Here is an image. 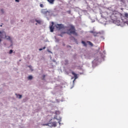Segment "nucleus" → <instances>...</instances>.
Here are the masks:
<instances>
[{"mask_svg": "<svg viewBox=\"0 0 128 128\" xmlns=\"http://www.w3.org/2000/svg\"><path fill=\"white\" fill-rule=\"evenodd\" d=\"M54 22H52V26H54Z\"/></svg>", "mask_w": 128, "mask_h": 128, "instance_id": "22", "label": "nucleus"}, {"mask_svg": "<svg viewBox=\"0 0 128 128\" xmlns=\"http://www.w3.org/2000/svg\"><path fill=\"white\" fill-rule=\"evenodd\" d=\"M13 52V50H10L9 51V54H12Z\"/></svg>", "mask_w": 128, "mask_h": 128, "instance_id": "19", "label": "nucleus"}, {"mask_svg": "<svg viewBox=\"0 0 128 128\" xmlns=\"http://www.w3.org/2000/svg\"><path fill=\"white\" fill-rule=\"evenodd\" d=\"M29 68H30V66H28Z\"/></svg>", "mask_w": 128, "mask_h": 128, "instance_id": "34", "label": "nucleus"}, {"mask_svg": "<svg viewBox=\"0 0 128 128\" xmlns=\"http://www.w3.org/2000/svg\"><path fill=\"white\" fill-rule=\"evenodd\" d=\"M59 124H60V122H58Z\"/></svg>", "mask_w": 128, "mask_h": 128, "instance_id": "33", "label": "nucleus"}, {"mask_svg": "<svg viewBox=\"0 0 128 128\" xmlns=\"http://www.w3.org/2000/svg\"><path fill=\"white\" fill-rule=\"evenodd\" d=\"M62 46H66V44L64 42L62 43Z\"/></svg>", "mask_w": 128, "mask_h": 128, "instance_id": "23", "label": "nucleus"}, {"mask_svg": "<svg viewBox=\"0 0 128 128\" xmlns=\"http://www.w3.org/2000/svg\"><path fill=\"white\" fill-rule=\"evenodd\" d=\"M90 33L93 34L94 36H96L97 34L94 31H92V30L90 31Z\"/></svg>", "mask_w": 128, "mask_h": 128, "instance_id": "13", "label": "nucleus"}, {"mask_svg": "<svg viewBox=\"0 0 128 128\" xmlns=\"http://www.w3.org/2000/svg\"><path fill=\"white\" fill-rule=\"evenodd\" d=\"M67 48H71V46H67Z\"/></svg>", "mask_w": 128, "mask_h": 128, "instance_id": "24", "label": "nucleus"}, {"mask_svg": "<svg viewBox=\"0 0 128 128\" xmlns=\"http://www.w3.org/2000/svg\"><path fill=\"white\" fill-rule=\"evenodd\" d=\"M60 36L61 37H62V34H60Z\"/></svg>", "mask_w": 128, "mask_h": 128, "instance_id": "27", "label": "nucleus"}, {"mask_svg": "<svg viewBox=\"0 0 128 128\" xmlns=\"http://www.w3.org/2000/svg\"><path fill=\"white\" fill-rule=\"evenodd\" d=\"M0 34H2V32H0Z\"/></svg>", "mask_w": 128, "mask_h": 128, "instance_id": "31", "label": "nucleus"}, {"mask_svg": "<svg viewBox=\"0 0 128 128\" xmlns=\"http://www.w3.org/2000/svg\"><path fill=\"white\" fill-rule=\"evenodd\" d=\"M15 2H20V0H15Z\"/></svg>", "mask_w": 128, "mask_h": 128, "instance_id": "21", "label": "nucleus"}, {"mask_svg": "<svg viewBox=\"0 0 128 128\" xmlns=\"http://www.w3.org/2000/svg\"><path fill=\"white\" fill-rule=\"evenodd\" d=\"M52 126L56 128L57 126V122H51Z\"/></svg>", "mask_w": 128, "mask_h": 128, "instance_id": "7", "label": "nucleus"}, {"mask_svg": "<svg viewBox=\"0 0 128 128\" xmlns=\"http://www.w3.org/2000/svg\"><path fill=\"white\" fill-rule=\"evenodd\" d=\"M5 38H6V40H11V38L10 36H5Z\"/></svg>", "mask_w": 128, "mask_h": 128, "instance_id": "10", "label": "nucleus"}, {"mask_svg": "<svg viewBox=\"0 0 128 128\" xmlns=\"http://www.w3.org/2000/svg\"><path fill=\"white\" fill-rule=\"evenodd\" d=\"M87 43H88L89 44V45H90V46H93V44L92 42H90V41H88Z\"/></svg>", "mask_w": 128, "mask_h": 128, "instance_id": "14", "label": "nucleus"}, {"mask_svg": "<svg viewBox=\"0 0 128 128\" xmlns=\"http://www.w3.org/2000/svg\"><path fill=\"white\" fill-rule=\"evenodd\" d=\"M72 74L74 76V80H76L78 78V74H76L74 72H72Z\"/></svg>", "mask_w": 128, "mask_h": 128, "instance_id": "6", "label": "nucleus"}, {"mask_svg": "<svg viewBox=\"0 0 128 128\" xmlns=\"http://www.w3.org/2000/svg\"><path fill=\"white\" fill-rule=\"evenodd\" d=\"M41 14L46 16L48 14H50V12L48 11L46 8V9H42L41 10Z\"/></svg>", "mask_w": 128, "mask_h": 128, "instance_id": "3", "label": "nucleus"}, {"mask_svg": "<svg viewBox=\"0 0 128 128\" xmlns=\"http://www.w3.org/2000/svg\"><path fill=\"white\" fill-rule=\"evenodd\" d=\"M56 27L58 30H61L64 28V26L62 24H57L56 25Z\"/></svg>", "mask_w": 128, "mask_h": 128, "instance_id": "4", "label": "nucleus"}, {"mask_svg": "<svg viewBox=\"0 0 128 128\" xmlns=\"http://www.w3.org/2000/svg\"><path fill=\"white\" fill-rule=\"evenodd\" d=\"M57 112H56V114H57Z\"/></svg>", "mask_w": 128, "mask_h": 128, "instance_id": "28", "label": "nucleus"}, {"mask_svg": "<svg viewBox=\"0 0 128 128\" xmlns=\"http://www.w3.org/2000/svg\"><path fill=\"white\" fill-rule=\"evenodd\" d=\"M0 38H2V36L1 35H0Z\"/></svg>", "mask_w": 128, "mask_h": 128, "instance_id": "29", "label": "nucleus"}, {"mask_svg": "<svg viewBox=\"0 0 128 128\" xmlns=\"http://www.w3.org/2000/svg\"><path fill=\"white\" fill-rule=\"evenodd\" d=\"M45 77H46V75L44 74V75L42 76V80H44Z\"/></svg>", "mask_w": 128, "mask_h": 128, "instance_id": "20", "label": "nucleus"}, {"mask_svg": "<svg viewBox=\"0 0 128 128\" xmlns=\"http://www.w3.org/2000/svg\"><path fill=\"white\" fill-rule=\"evenodd\" d=\"M44 49H46V47H45V46H44V47L43 48V50H44Z\"/></svg>", "mask_w": 128, "mask_h": 128, "instance_id": "26", "label": "nucleus"}, {"mask_svg": "<svg viewBox=\"0 0 128 128\" xmlns=\"http://www.w3.org/2000/svg\"><path fill=\"white\" fill-rule=\"evenodd\" d=\"M36 22L38 24H41V21L40 20H36Z\"/></svg>", "mask_w": 128, "mask_h": 128, "instance_id": "16", "label": "nucleus"}, {"mask_svg": "<svg viewBox=\"0 0 128 128\" xmlns=\"http://www.w3.org/2000/svg\"><path fill=\"white\" fill-rule=\"evenodd\" d=\"M16 98L19 99H21L22 98V95L21 94H16Z\"/></svg>", "mask_w": 128, "mask_h": 128, "instance_id": "9", "label": "nucleus"}, {"mask_svg": "<svg viewBox=\"0 0 128 128\" xmlns=\"http://www.w3.org/2000/svg\"><path fill=\"white\" fill-rule=\"evenodd\" d=\"M82 44L84 45V46H87V44L84 41H82Z\"/></svg>", "mask_w": 128, "mask_h": 128, "instance_id": "12", "label": "nucleus"}, {"mask_svg": "<svg viewBox=\"0 0 128 128\" xmlns=\"http://www.w3.org/2000/svg\"><path fill=\"white\" fill-rule=\"evenodd\" d=\"M0 27H2V25H0Z\"/></svg>", "mask_w": 128, "mask_h": 128, "instance_id": "30", "label": "nucleus"}, {"mask_svg": "<svg viewBox=\"0 0 128 128\" xmlns=\"http://www.w3.org/2000/svg\"><path fill=\"white\" fill-rule=\"evenodd\" d=\"M64 34H66V32H64Z\"/></svg>", "mask_w": 128, "mask_h": 128, "instance_id": "32", "label": "nucleus"}, {"mask_svg": "<svg viewBox=\"0 0 128 128\" xmlns=\"http://www.w3.org/2000/svg\"><path fill=\"white\" fill-rule=\"evenodd\" d=\"M120 16L122 22L128 25V13L125 12L123 15L120 14Z\"/></svg>", "mask_w": 128, "mask_h": 128, "instance_id": "2", "label": "nucleus"}, {"mask_svg": "<svg viewBox=\"0 0 128 128\" xmlns=\"http://www.w3.org/2000/svg\"><path fill=\"white\" fill-rule=\"evenodd\" d=\"M72 38L74 40L75 42H77V39H76L74 37L72 36Z\"/></svg>", "mask_w": 128, "mask_h": 128, "instance_id": "17", "label": "nucleus"}, {"mask_svg": "<svg viewBox=\"0 0 128 128\" xmlns=\"http://www.w3.org/2000/svg\"><path fill=\"white\" fill-rule=\"evenodd\" d=\"M68 30H67L66 33L70 36L72 34H73L74 36H78V34L76 32V28L73 25H70L68 26Z\"/></svg>", "mask_w": 128, "mask_h": 128, "instance_id": "1", "label": "nucleus"}, {"mask_svg": "<svg viewBox=\"0 0 128 128\" xmlns=\"http://www.w3.org/2000/svg\"><path fill=\"white\" fill-rule=\"evenodd\" d=\"M42 50V48H40V49H39V50H40V51H41V50Z\"/></svg>", "mask_w": 128, "mask_h": 128, "instance_id": "25", "label": "nucleus"}, {"mask_svg": "<svg viewBox=\"0 0 128 128\" xmlns=\"http://www.w3.org/2000/svg\"><path fill=\"white\" fill-rule=\"evenodd\" d=\"M47 1L51 4H54V0H47Z\"/></svg>", "mask_w": 128, "mask_h": 128, "instance_id": "11", "label": "nucleus"}, {"mask_svg": "<svg viewBox=\"0 0 128 128\" xmlns=\"http://www.w3.org/2000/svg\"><path fill=\"white\" fill-rule=\"evenodd\" d=\"M32 78H33V77H32V76H28V80H32Z\"/></svg>", "mask_w": 128, "mask_h": 128, "instance_id": "15", "label": "nucleus"}, {"mask_svg": "<svg viewBox=\"0 0 128 128\" xmlns=\"http://www.w3.org/2000/svg\"><path fill=\"white\" fill-rule=\"evenodd\" d=\"M50 32H54V26H50Z\"/></svg>", "mask_w": 128, "mask_h": 128, "instance_id": "8", "label": "nucleus"}, {"mask_svg": "<svg viewBox=\"0 0 128 128\" xmlns=\"http://www.w3.org/2000/svg\"><path fill=\"white\" fill-rule=\"evenodd\" d=\"M40 6L41 8H44V6L43 4H40Z\"/></svg>", "mask_w": 128, "mask_h": 128, "instance_id": "18", "label": "nucleus"}, {"mask_svg": "<svg viewBox=\"0 0 128 128\" xmlns=\"http://www.w3.org/2000/svg\"><path fill=\"white\" fill-rule=\"evenodd\" d=\"M118 14H115L114 13H113L110 16L111 19L114 21L116 20H118Z\"/></svg>", "mask_w": 128, "mask_h": 128, "instance_id": "5", "label": "nucleus"}]
</instances>
